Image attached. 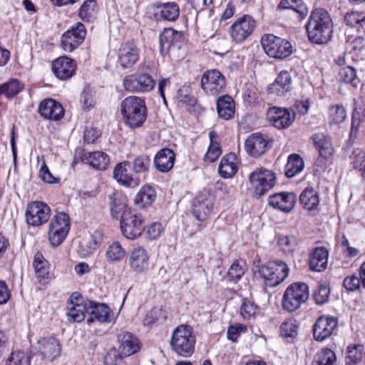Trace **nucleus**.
<instances>
[{"mask_svg":"<svg viewBox=\"0 0 365 365\" xmlns=\"http://www.w3.org/2000/svg\"><path fill=\"white\" fill-rule=\"evenodd\" d=\"M306 29L308 38L312 43H327L333 32V21L328 11L322 8L313 10L306 24Z\"/></svg>","mask_w":365,"mask_h":365,"instance_id":"f257e3e1","label":"nucleus"},{"mask_svg":"<svg viewBox=\"0 0 365 365\" xmlns=\"http://www.w3.org/2000/svg\"><path fill=\"white\" fill-rule=\"evenodd\" d=\"M120 113L125 125L132 129L142 127L147 119L145 102L138 96H129L123 100Z\"/></svg>","mask_w":365,"mask_h":365,"instance_id":"f03ea898","label":"nucleus"},{"mask_svg":"<svg viewBox=\"0 0 365 365\" xmlns=\"http://www.w3.org/2000/svg\"><path fill=\"white\" fill-rule=\"evenodd\" d=\"M195 336L189 325L182 324L175 329L170 339L173 351L182 357L190 356L195 350Z\"/></svg>","mask_w":365,"mask_h":365,"instance_id":"7ed1b4c3","label":"nucleus"},{"mask_svg":"<svg viewBox=\"0 0 365 365\" xmlns=\"http://www.w3.org/2000/svg\"><path fill=\"white\" fill-rule=\"evenodd\" d=\"M259 274L266 287H274L281 284L288 276L289 267L282 261L269 262L259 268Z\"/></svg>","mask_w":365,"mask_h":365,"instance_id":"20e7f679","label":"nucleus"},{"mask_svg":"<svg viewBox=\"0 0 365 365\" xmlns=\"http://www.w3.org/2000/svg\"><path fill=\"white\" fill-rule=\"evenodd\" d=\"M249 181L253 195L259 198L274 187L276 175L272 170L258 168L250 174Z\"/></svg>","mask_w":365,"mask_h":365,"instance_id":"39448f33","label":"nucleus"},{"mask_svg":"<svg viewBox=\"0 0 365 365\" xmlns=\"http://www.w3.org/2000/svg\"><path fill=\"white\" fill-rule=\"evenodd\" d=\"M309 297V287L305 283H293L285 290L282 306L288 312H294L305 303Z\"/></svg>","mask_w":365,"mask_h":365,"instance_id":"423d86ee","label":"nucleus"},{"mask_svg":"<svg viewBox=\"0 0 365 365\" xmlns=\"http://www.w3.org/2000/svg\"><path fill=\"white\" fill-rule=\"evenodd\" d=\"M262 46L267 56L274 58H285L292 53L291 43L273 34H267L262 37Z\"/></svg>","mask_w":365,"mask_h":365,"instance_id":"0eeeda50","label":"nucleus"},{"mask_svg":"<svg viewBox=\"0 0 365 365\" xmlns=\"http://www.w3.org/2000/svg\"><path fill=\"white\" fill-rule=\"evenodd\" d=\"M70 230V217L65 212H58L48 226V240L52 246L58 247L66 238Z\"/></svg>","mask_w":365,"mask_h":365,"instance_id":"6e6552de","label":"nucleus"},{"mask_svg":"<svg viewBox=\"0 0 365 365\" xmlns=\"http://www.w3.org/2000/svg\"><path fill=\"white\" fill-rule=\"evenodd\" d=\"M51 210L49 206L41 201H34L27 205L25 217L28 225L38 227L48 222Z\"/></svg>","mask_w":365,"mask_h":365,"instance_id":"1a4fd4ad","label":"nucleus"},{"mask_svg":"<svg viewBox=\"0 0 365 365\" xmlns=\"http://www.w3.org/2000/svg\"><path fill=\"white\" fill-rule=\"evenodd\" d=\"M215 202V196L207 190H203L194 199L192 213L199 221H205L210 215Z\"/></svg>","mask_w":365,"mask_h":365,"instance_id":"9d476101","label":"nucleus"},{"mask_svg":"<svg viewBox=\"0 0 365 365\" xmlns=\"http://www.w3.org/2000/svg\"><path fill=\"white\" fill-rule=\"evenodd\" d=\"M225 86V78L219 71L212 69L203 73L201 88L207 94L217 96L224 91Z\"/></svg>","mask_w":365,"mask_h":365,"instance_id":"9b49d317","label":"nucleus"},{"mask_svg":"<svg viewBox=\"0 0 365 365\" xmlns=\"http://www.w3.org/2000/svg\"><path fill=\"white\" fill-rule=\"evenodd\" d=\"M86 35L85 26L78 22L61 36V46L66 52H72L84 41Z\"/></svg>","mask_w":365,"mask_h":365,"instance_id":"f8f14e48","label":"nucleus"},{"mask_svg":"<svg viewBox=\"0 0 365 365\" xmlns=\"http://www.w3.org/2000/svg\"><path fill=\"white\" fill-rule=\"evenodd\" d=\"M120 229L126 238L134 240L140 236L144 230L143 220L141 216L131 212L125 213V215L120 220Z\"/></svg>","mask_w":365,"mask_h":365,"instance_id":"ddd939ff","label":"nucleus"},{"mask_svg":"<svg viewBox=\"0 0 365 365\" xmlns=\"http://www.w3.org/2000/svg\"><path fill=\"white\" fill-rule=\"evenodd\" d=\"M125 89L130 92H148L155 86V81L148 73L130 75L123 80Z\"/></svg>","mask_w":365,"mask_h":365,"instance_id":"4468645a","label":"nucleus"},{"mask_svg":"<svg viewBox=\"0 0 365 365\" xmlns=\"http://www.w3.org/2000/svg\"><path fill=\"white\" fill-rule=\"evenodd\" d=\"M269 123L278 129L289 128L295 120V113L287 108H269L267 112Z\"/></svg>","mask_w":365,"mask_h":365,"instance_id":"2eb2a0df","label":"nucleus"},{"mask_svg":"<svg viewBox=\"0 0 365 365\" xmlns=\"http://www.w3.org/2000/svg\"><path fill=\"white\" fill-rule=\"evenodd\" d=\"M148 13H154L156 20L175 21L180 16V8L175 2L158 3L147 7Z\"/></svg>","mask_w":365,"mask_h":365,"instance_id":"dca6fc26","label":"nucleus"},{"mask_svg":"<svg viewBox=\"0 0 365 365\" xmlns=\"http://www.w3.org/2000/svg\"><path fill=\"white\" fill-rule=\"evenodd\" d=\"M91 305V301L83 300L78 294L73 293L68 304L67 316L69 320L75 322H82L86 317V313L88 314Z\"/></svg>","mask_w":365,"mask_h":365,"instance_id":"f3484780","label":"nucleus"},{"mask_svg":"<svg viewBox=\"0 0 365 365\" xmlns=\"http://www.w3.org/2000/svg\"><path fill=\"white\" fill-rule=\"evenodd\" d=\"M255 21L249 15H244L239 19L230 29L232 38L236 42L245 40L254 31Z\"/></svg>","mask_w":365,"mask_h":365,"instance_id":"a211bd4d","label":"nucleus"},{"mask_svg":"<svg viewBox=\"0 0 365 365\" xmlns=\"http://www.w3.org/2000/svg\"><path fill=\"white\" fill-rule=\"evenodd\" d=\"M139 57L140 48L131 41L122 43L118 51V63L124 69L132 68Z\"/></svg>","mask_w":365,"mask_h":365,"instance_id":"6ab92c4d","label":"nucleus"},{"mask_svg":"<svg viewBox=\"0 0 365 365\" xmlns=\"http://www.w3.org/2000/svg\"><path fill=\"white\" fill-rule=\"evenodd\" d=\"M38 355L41 359L52 361L60 356L61 346L54 337L43 338L38 341Z\"/></svg>","mask_w":365,"mask_h":365,"instance_id":"aec40b11","label":"nucleus"},{"mask_svg":"<svg viewBox=\"0 0 365 365\" xmlns=\"http://www.w3.org/2000/svg\"><path fill=\"white\" fill-rule=\"evenodd\" d=\"M337 319L334 317H320L313 328L315 340L322 341L330 336L337 327Z\"/></svg>","mask_w":365,"mask_h":365,"instance_id":"412c9836","label":"nucleus"},{"mask_svg":"<svg viewBox=\"0 0 365 365\" xmlns=\"http://www.w3.org/2000/svg\"><path fill=\"white\" fill-rule=\"evenodd\" d=\"M76 63L74 60L61 56L53 62L52 70L55 76L61 80L71 78L75 73Z\"/></svg>","mask_w":365,"mask_h":365,"instance_id":"4be33fe9","label":"nucleus"},{"mask_svg":"<svg viewBox=\"0 0 365 365\" xmlns=\"http://www.w3.org/2000/svg\"><path fill=\"white\" fill-rule=\"evenodd\" d=\"M297 195L293 192H279L269 196L268 203L274 209L289 212L293 210Z\"/></svg>","mask_w":365,"mask_h":365,"instance_id":"5701e85b","label":"nucleus"},{"mask_svg":"<svg viewBox=\"0 0 365 365\" xmlns=\"http://www.w3.org/2000/svg\"><path fill=\"white\" fill-rule=\"evenodd\" d=\"M38 112L44 118L53 120H58L64 115V109L61 104L51 98L41 102Z\"/></svg>","mask_w":365,"mask_h":365,"instance_id":"b1692460","label":"nucleus"},{"mask_svg":"<svg viewBox=\"0 0 365 365\" xmlns=\"http://www.w3.org/2000/svg\"><path fill=\"white\" fill-rule=\"evenodd\" d=\"M130 163L124 161L118 163L114 168L113 178L118 182L127 187H134L140 184V179L133 177L128 171Z\"/></svg>","mask_w":365,"mask_h":365,"instance_id":"393cba45","label":"nucleus"},{"mask_svg":"<svg viewBox=\"0 0 365 365\" xmlns=\"http://www.w3.org/2000/svg\"><path fill=\"white\" fill-rule=\"evenodd\" d=\"M245 148L249 155L254 158H258L265 153L267 140L263 135L253 133L246 140Z\"/></svg>","mask_w":365,"mask_h":365,"instance_id":"a878e982","label":"nucleus"},{"mask_svg":"<svg viewBox=\"0 0 365 365\" xmlns=\"http://www.w3.org/2000/svg\"><path fill=\"white\" fill-rule=\"evenodd\" d=\"M109 205L111 216L116 220H122L125 213L130 211L127 209L126 199L119 192H113L108 195Z\"/></svg>","mask_w":365,"mask_h":365,"instance_id":"bb28decb","label":"nucleus"},{"mask_svg":"<svg viewBox=\"0 0 365 365\" xmlns=\"http://www.w3.org/2000/svg\"><path fill=\"white\" fill-rule=\"evenodd\" d=\"M175 155L170 148H163L155 155L154 165L156 169L161 173L170 170L174 165Z\"/></svg>","mask_w":365,"mask_h":365,"instance_id":"cd10ccee","label":"nucleus"},{"mask_svg":"<svg viewBox=\"0 0 365 365\" xmlns=\"http://www.w3.org/2000/svg\"><path fill=\"white\" fill-rule=\"evenodd\" d=\"M121 354L128 356L138 352L140 349L138 339L131 333L122 331L118 335Z\"/></svg>","mask_w":365,"mask_h":365,"instance_id":"c85d7f7f","label":"nucleus"},{"mask_svg":"<svg viewBox=\"0 0 365 365\" xmlns=\"http://www.w3.org/2000/svg\"><path fill=\"white\" fill-rule=\"evenodd\" d=\"M88 314L91 317L87 319L88 324L93 322L94 318L100 322H110L113 318V314L106 304L93 302H91Z\"/></svg>","mask_w":365,"mask_h":365,"instance_id":"c756f323","label":"nucleus"},{"mask_svg":"<svg viewBox=\"0 0 365 365\" xmlns=\"http://www.w3.org/2000/svg\"><path fill=\"white\" fill-rule=\"evenodd\" d=\"M129 263L134 272H143L148 267V256L145 250L142 247L134 248L130 254Z\"/></svg>","mask_w":365,"mask_h":365,"instance_id":"7c9ffc66","label":"nucleus"},{"mask_svg":"<svg viewBox=\"0 0 365 365\" xmlns=\"http://www.w3.org/2000/svg\"><path fill=\"white\" fill-rule=\"evenodd\" d=\"M314 145L320 156L324 159L329 158L334 153V148L330 137L324 133H316L312 137Z\"/></svg>","mask_w":365,"mask_h":365,"instance_id":"2f4dec72","label":"nucleus"},{"mask_svg":"<svg viewBox=\"0 0 365 365\" xmlns=\"http://www.w3.org/2000/svg\"><path fill=\"white\" fill-rule=\"evenodd\" d=\"M329 253L324 247L315 248L309 256V267L313 271L321 272L326 269Z\"/></svg>","mask_w":365,"mask_h":365,"instance_id":"473e14b6","label":"nucleus"},{"mask_svg":"<svg viewBox=\"0 0 365 365\" xmlns=\"http://www.w3.org/2000/svg\"><path fill=\"white\" fill-rule=\"evenodd\" d=\"M299 202L304 209L309 211H315L319 205L318 192L312 187H307L299 196Z\"/></svg>","mask_w":365,"mask_h":365,"instance_id":"72a5a7b5","label":"nucleus"},{"mask_svg":"<svg viewBox=\"0 0 365 365\" xmlns=\"http://www.w3.org/2000/svg\"><path fill=\"white\" fill-rule=\"evenodd\" d=\"M235 102L230 96L220 97L216 103L217 110L220 118L230 120L235 115Z\"/></svg>","mask_w":365,"mask_h":365,"instance_id":"f704fd0d","label":"nucleus"},{"mask_svg":"<svg viewBox=\"0 0 365 365\" xmlns=\"http://www.w3.org/2000/svg\"><path fill=\"white\" fill-rule=\"evenodd\" d=\"M83 160L93 168L100 170H106L110 162L108 155L102 151L86 153Z\"/></svg>","mask_w":365,"mask_h":365,"instance_id":"c9c22d12","label":"nucleus"},{"mask_svg":"<svg viewBox=\"0 0 365 365\" xmlns=\"http://www.w3.org/2000/svg\"><path fill=\"white\" fill-rule=\"evenodd\" d=\"M236 160L237 158L234 153L227 154L222 158L218 167V172L222 178H232L237 173Z\"/></svg>","mask_w":365,"mask_h":365,"instance_id":"e433bc0d","label":"nucleus"},{"mask_svg":"<svg viewBox=\"0 0 365 365\" xmlns=\"http://www.w3.org/2000/svg\"><path fill=\"white\" fill-rule=\"evenodd\" d=\"M292 77L287 71H281L274 82L271 85L270 89L278 95H284L291 89Z\"/></svg>","mask_w":365,"mask_h":365,"instance_id":"4c0bfd02","label":"nucleus"},{"mask_svg":"<svg viewBox=\"0 0 365 365\" xmlns=\"http://www.w3.org/2000/svg\"><path fill=\"white\" fill-rule=\"evenodd\" d=\"M155 191L150 185H144L134 198L135 205L139 207L150 205L155 200Z\"/></svg>","mask_w":365,"mask_h":365,"instance_id":"58836bf2","label":"nucleus"},{"mask_svg":"<svg viewBox=\"0 0 365 365\" xmlns=\"http://www.w3.org/2000/svg\"><path fill=\"white\" fill-rule=\"evenodd\" d=\"M33 266L39 282L44 283L48 277V267L47 260L41 252H37L34 255Z\"/></svg>","mask_w":365,"mask_h":365,"instance_id":"ea45409f","label":"nucleus"},{"mask_svg":"<svg viewBox=\"0 0 365 365\" xmlns=\"http://www.w3.org/2000/svg\"><path fill=\"white\" fill-rule=\"evenodd\" d=\"M304 161L297 154H292L288 158L285 166V175L287 178H293L304 169Z\"/></svg>","mask_w":365,"mask_h":365,"instance_id":"a19ab883","label":"nucleus"},{"mask_svg":"<svg viewBox=\"0 0 365 365\" xmlns=\"http://www.w3.org/2000/svg\"><path fill=\"white\" fill-rule=\"evenodd\" d=\"M336 361V356L334 351L325 348L314 355L312 365H334Z\"/></svg>","mask_w":365,"mask_h":365,"instance_id":"79ce46f5","label":"nucleus"},{"mask_svg":"<svg viewBox=\"0 0 365 365\" xmlns=\"http://www.w3.org/2000/svg\"><path fill=\"white\" fill-rule=\"evenodd\" d=\"M338 80L340 82L350 83L354 87H356L360 82L356 69L351 66H344L340 69L338 73Z\"/></svg>","mask_w":365,"mask_h":365,"instance_id":"37998d69","label":"nucleus"},{"mask_svg":"<svg viewBox=\"0 0 365 365\" xmlns=\"http://www.w3.org/2000/svg\"><path fill=\"white\" fill-rule=\"evenodd\" d=\"M365 354L363 345H350L347 347V354L346 356V364L354 365L360 362Z\"/></svg>","mask_w":365,"mask_h":365,"instance_id":"c03bdc74","label":"nucleus"},{"mask_svg":"<svg viewBox=\"0 0 365 365\" xmlns=\"http://www.w3.org/2000/svg\"><path fill=\"white\" fill-rule=\"evenodd\" d=\"M98 6L95 0H87L83 2L78 11L80 19L90 21L97 14Z\"/></svg>","mask_w":365,"mask_h":365,"instance_id":"a18cd8bd","label":"nucleus"},{"mask_svg":"<svg viewBox=\"0 0 365 365\" xmlns=\"http://www.w3.org/2000/svg\"><path fill=\"white\" fill-rule=\"evenodd\" d=\"M165 319V313L161 308L153 307L146 314L143 319V325L151 327L154 324L164 322Z\"/></svg>","mask_w":365,"mask_h":365,"instance_id":"49530a36","label":"nucleus"},{"mask_svg":"<svg viewBox=\"0 0 365 365\" xmlns=\"http://www.w3.org/2000/svg\"><path fill=\"white\" fill-rule=\"evenodd\" d=\"M350 163L362 178H365V150L354 149L350 155Z\"/></svg>","mask_w":365,"mask_h":365,"instance_id":"de8ad7c7","label":"nucleus"},{"mask_svg":"<svg viewBox=\"0 0 365 365\" xmlns=\"http://www.w3.org/2000/svg\"><path fill=\"white\" fill-rule=\"evenodd\" d=\"M125 250L119 242H112L106 250V257L110 262H120L125 256Z\"/></svg>","mask_w":365,"mask_h":365,"instance_id":"09e8293b","label":"nucleus"},{"mask_svg":"<svg viewBox=\"0 0 365 365\" xmlns=\"http://www.w3.org/2000/svg\"><path fill=\"white\" fill-rule=\"evenodd\" d=\"M178 35V32L171 28L165 29L159 36L160 51H168L173 43L175 37Z\"/></svg>","mask_w":365,"mask_h":365,"instance_id":"8fccbe9b","label":"nucleus"},{"mask_svg":"<svg viewBox=\"0 0 365 365\" xmlns=\"http://www.w3.org/2000/svg\"><path fill=\"white\" fill-rule=\"evenodd\" d=\"M23 89V85L16 79H11L0 86V95L4 94L8 98L14 97Z\"/></svg>","mask_w":365,"mask_h":365,"instance_id":"3c124183","label":"nucleus"},{"mask_svg":"<svg viewBox=\"0 0 365 365\" xmlns=\"http://www.w3.org/2000/svg\"><path fill=\"white\" fill-rule=\"evenodd\" d=\"M329 118L331 123L339 124L344 122L346 118V111L343 106L333 105L329 108Z\"/></svg>","mask_w":365,"mask_h":365,"instance_id":"603ef678","label":"nucleus"},{"mask_svg":"<svg viewBox=\"0 0 365 365\" xmlns=\"http://www.w3.org/2000/svg\"><path fill=\"white\" fill-rule=\"evenodd\" d=\"M150 165L151 160L148 155H140L133 162V171L135 174L145 173L148 171Z\"/></svg>","mask_w":365,"mask_h":365,"instance_id":"864d4df0","label":"nucleus"},{"mask_svg":"<svg viewBox=\"0 0 365 365\" xmlns=\"http://www.w3.org/2000/svg\"><path fill=\"white\" fill-rule=\"evenodd\" d=\"M246 270V263L245 261L235 260L232 264L230 268L228 270L227 275L231 280L237 281L239 280L245 274Z\"/></svg>","mask_w":365,"mask_h":365,"instance_id":"5fc2aeb1","label":"nucleus"},{"mask_svg":"<svg viewBox=\"0 0 365 365\" xmlns=\"http://www.w3.org/2000/svg\"><path fill=\"white\" fill-rule=\"evenodd\" d=\"M9 365H30V357L21 351H12L7 359Z\"/></svg>","mask_w":365,"mask_h":365,"instance_id":"6e6d98bb","label":"nucleus"},{"mask_svg":"<svg viewBox=\"0 0 365 365\" xmlns=\"http://www.w3.org/2000/svg\"><path fill=\"white\" fill-rule=\"evenodd\" d=\"M278 243L285 253H290L297 245V240L293 235H280Z\"/></svg>","mask_w":365,"mask_h":365,"instance_id":"4d7b16f0","label":"nucleus"},{"mask_svg":"<svg viewBox=\"0 0 365 365\" xmlns=\"http://www.w3.org/2000/svg\"><path fill=\"white\" fill-rule=\"evenodd\" d=\"M257 310V306L254 302L246 300L242 304L240 308V313L244 319H250L255 317Z\"/></svg>","mask_w":365,"mask_h":365,"instance_id":"13d9d810","label":"nucleus"},{"mask_svg":"<svg viewBox=\"0 0 365 365\" xmlns=\"http://www.w3.org/2000/svg\"><path fill=\"white\" fill-rule=\"evenodd\" d=\"M280 330L284 337H294L297 334V326L292 319L285 320L282 324Z\"/></svg>","mask_w":365,"mask_h":365,"instance_id":"bf43d9fd","label":"nucleus"},{"mask_svg":"<svg viewBox=\"0 0 365 365\" xmlns=\"http://www.w3.org/2000/svg\"><path fill=\"white\" fill-rule=\"evenodd\" d=\"M329 294V288L326 285L320 284L314 291L313 297L317 304H321L327 302Z\"/></svg>","mask_w":365,"mask_h":365,"instance_id":"052dcab7","label":"nucleus"},{"mask_svg":"<svg viewBox=\"0 0 365 365\" xmlns=\"http://www.w3.org/2000/svg\"><path fill=\"white\" fill-rule=\"evenodd\" d=\"M221 153L222 151L220 144L216 142L214 143L211 140V144L205 155V160L210 163H213L218 159L221 155Z\"/></svg>","mask_w":365,"mask_h":365,"instance_id":"680f3d73","label":"nucleus"},{"mask_svg":"<svg viewBox=\"0 0 365 365\" xmlns=\"http://www.w3.org/2000/svg\"><path fill=\"white\" fill-rule=\"evenodd\" d=\"M123 355L115 348L110 349L104 356L105 365H116L121 361Z\"/></svg>","mask_w":365,"mask_h":365,"instance_id":"e2e57ef3","label":"nucleus"},{"mask_svg":"<svg viewBox=\"0 0 365 365\" xmlns=\"http://www.w3.org/2000/svg\"><path fill=\"white\" fill-rule=\"evenodd\" d=\"M344 21L347 25L354 26L356 24H361L365 22V16L359 12L351 11L348 12L344 16Z\"/></svg>","mask_w":365,"mask_h":365,"instance_id":"0e129e2a","label":"nucleus"},{"mask_svg":"<svg viewBox=\"0 0 365 365\" xmlns=\"http://www.w3.org/2000/svg\"><path fill=\"white\" fill-rule=\"evenodd\" d=\"M361 279L355 275L346 277L343 282L344 288L348 291H355L360 286Z\"/></svg>","mask_w":365,"mask_h":365,"instance_id":"69168bd1","label":"nucleus"},{"mask_svg":"<svg viewBox=\"0 0 365 365\" xmlns=\"http://www.w3.org/2000/svg\"><path fill=\"white\" fill-rule=\"evenodd\" d=\"M163 232V227L159 222H153L147 228V234L151 240H155L160 237Z\"/></svg>","mask_w":365,"mask_h":365,"instance_id":"338daca9","label":"nucleus"},{"mask_svg":"<svg viewBox=\"0 0 365 365\" xmlns=\"http://www.w3.org/2000/svg\"><path fill=\"white\" fill-rule=\"evenodd\" d=\"M40 177L44 182L51 184L56 183L58 181L56 178L53 176L45 163L41 168Z\"/></svg>","mask_w":365,"mask_h":365,"instance_id":"774afa93","label":"nucleus"}]
</instances>
